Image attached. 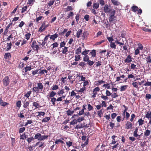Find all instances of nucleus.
<instances>
[{
    "label": "nucleus",
    "mask_w": 151,
    "mask_h": 151,
    "mask_svg": "<svg viewBox=\"0 0 151 151\" xmlns=\"http://www.w3.org/2000/svg\"><path fill=\"white\" fill-rule=\"evenodd\" d=\"M33 106L37 108H39L40 107L39 104L35 102H34L33 103Z\"/></svg>",
    "instance_id": "obj_35"
},
{
    "label": "nucleus",
    "mask_w": 151,
    "mask_h": 151,
    "mask_svg": "<svg viewBox=\"0 0 151 151\" xmlns=\"http://www.w3.org/2000/svg\"><path fill=\"white\" fill-rule=\"evenodd\" d=\"M27 6H25L22 7V9L21 13H24L25 14L27 13Z\"/></svg>",
    "instance_id": "obj_16"
},
{
    "label": "nucleus",
    "mask_w": 151,
    "mask_h": 151,
    "mask_svg": "<svg viewBox=\"0 0 151 151\" xmlns=\"http://www.w3.org/2000/svg\"><path fill=\"white\" fill-rule=\"evenodd\" d=\"M77 122L78 121L76 119H74L70 123L71 125H74L76 124Z\"/></svg>",
    "instance_id": "obj_46"
},
{
    "label": "nucleus",
    "mask_w": 151,
    "mask_h": 151,
    "mask_svg": "<svg viewBox=\"0 0 151 151\" xmlns=\"http://www.w3.org/2000/svg\"><path fill=\"white\" fill-rule=\"evenodd\" d=\"M46 22L47 23V22L46 21L44 22H43L41 26L43 28L45 29H45L49 26V24H46Z\"/></svg>",
    "instance_id": "obj_10"
},
{
    "label": "nucleus",
    "mask_w": 151,
    "mask_h": 151,
    "mask_svg": "<svg viewBox=\"0 0 151 151\" xmlns=\"http://www.w3.org/2000/svg\"><path fill=\"white\" fill-rule=\"evenodd\" d=\"M100 90L99 88L98 87H96L93 90V93H97V92H98Z\"/></svg>",
    "instance_id": "obj_54"
},
{
    "label": "nucleus",
    "mask_w": 151,
    "mask_h": 151,
    "mask_svg": "<svg viewBox=\"0 0 151 151\" xmlns=\"http://www.w3.org/2000/svg\"><path fill=\"white\" fill-rule=\"evenodd\" d=\"M36 42L34 40L32 42V45H31V47L33 48L35 47V45H36Z\"/></svg>",
    "instance_id": "obj_61"
},
{
    "label": "nucleus",
    "mask_w": 151,
    "mask_h": 151,
    "mask_svg": "<svg viewBox=\"0 0 151 151\" xmlns=\"http://www.w3.org/2000/svg\"><path fill=\"white\" fill-rule=\"evenodd\" d=\"M31 34L29 33H27L25 35L26 38L28 40L30 38Z\"/></svg>",
    "instance_id": "obj_64"
},
{
    "label": "nucleus",
    "mask_w": 151,
    "mask_h": 151,
    "mask_svg": "<svg viewBox=\"0 0 151 151\" xmlns=\"http://www.w3.org/2000/svg\"><path fill=\"white\" fill-rule=\"evenodd\" d=\"M86 65V63L85 62H82L78 64V65H79L82 68H84Z\"/></svg>",
    "instance_id": "obj_25"
},
{
    "label": "nucleus",
    "mask_w": 151,
    "mask_h": 151,
    "mask_svg": "<svg viewBox=\"0 0 151 151\" xmlns=\"http://www.w3.org/2000/svg\"><path fill=\"white\" fill-rule=\"evenodd\" d=\"M56 93L55 92L52 91L49 93V94L46 96V97L48 99V100H50V98H52L54 97L56 95Z\"/></svg>",
    "instance_id": "obj_5"
},
{
    "label": "nucleus",
    "mask_w": 151,
    "mask_h": 151,
    "mask_svg": "<svg viewBox=\"0 0 151 151\" xmlns=\"http://www.w3.org/2000/svg\"><path fill=\"white\" fill-rule=\"evenodd\" d=\"M116 12L114 10L111 11L110 12V15L109 18V21L111 23H115L117 20L116 19V16H115Z\"/></svg>",
    "instance_id": "obj_1"
},
{
    "label": "nucleus",
    "mask_w": 151,
    "mask_h": 151,
    "mask_svg": "<svg viewBox=\"0 0 151 151\" xmlns=\"http://www.w3.org/2000/svg\"><path fill=\"white\" fill-rule=\"evenodd\" d=\"M138 130V128L137 127H136L133 132V136L135 137H137L138 136H139V137H140V135H138L137 133Z\"/></svg>",
    "instance_id": "obj_13"
},
{
    "label": "nucleus",
    "mask_w": 151,
    "mask_h": 151,
    "mask_svg": "<svg viewBox=\"0 0 151 151\" xmlns=\"http://www.w3.org/2000/svg\"><path fill=\"white\" fill-rule=\"evenodd\" d=\"M75 57V60L76 61H79L81 59L80 55H76Z\"/></svg>",
    "instance_id": "obj_41"
},
{
    "label": "nucleus",
    "mask_w": 151,
    "mask_h": 151,
    "mask_svg": "<svg viewBox=\"0 0 151 151\" xmlns=\"http://www.w3.org/2000/svg\"><path fill=\"white\" fill-rule=\"evenodd\" d=\"M50 101L52 102V104L53 106H55V102L56 101V99L55 97L51 98L50 99Z\"/></svg>",
    "instance_id": "obj_21"
},
{
    "label": "nucleus",
    "mask_w": 151,
    "mask_h": 151,
    "mask_svg": "<svg viewBox=\"0 0 151 151\" xmlns=\"http://www.w3.org/2000/svg\"><path fill=\"white\" fill-rule=\"evenodd\" d=\"M84 117L83 116L80 117H79L77 120L78 121V122H80L81 121L84 120Z\"/></svg>",
    "instance_id": "obj_50"
},
{
    "label": "nucleus",
    "mask_w": 151,
    "mask_h": 151,
    "mask_svg": "<svg viewBox=\"0 0 151 151\" xmlns=\"http://www.w3.org/2000/svg\"><path fill=\"white\" fill-rule=\"evenodd\" d=\"M54 1V0H51L48 3V5L49 6H52L53 4Z\"/></svg>",
    "instance_id": "obj_56"
},
{
    "label": "nucleus",
    "mask_w": 151,
    "mask_h": 151,
    "mask_svg": "<svg viewBox=\"0 0 151 151\" xmlns=\"http://www.w3.org/2000/svg\"><path fill=\"white\" fill-rule=\"evenodd\" d=\"M146 60L147 63L149 65L150 63L151 64V56L149 55L146 58Z\"/></svg>",
    "instance_id": "obj_12"
},
{
    "label": "nucleus",
    "mask_w": 151,
    "mask_h": 151,
    "mask_svg": "<svg viewBox=\"0 0 151 151\" xmlns=\"http://www.w3.org/2000/svg\"><path fill=\"white\" fill-rule=\"evenodd\" d=\"M145 117L148 119L151 118V111H148L145 114Z\"/></svg>",
    "instance_id": "obj_23"
},
{
    "label": "nucleus",
    "mask_w": 151,
    "mask_h": 151,
    "mask_svg": "<svg viewBox=\"0 0 151 151\" xmlns=\"http://www.w3.org/2000/svg\"><path fill=\"white\" fill-rule=\"evenodd\" d=\"M35 139L33 137H31L29 138H28L27 139V141L28 143H30L32 141H33Z\"/></svg>",
    "instance_id": "obj_40"
},
{
    "label": "nucleus",
    "mask_w": 151,
    "mask_h": 151,
    "mask_svg": "<svg viewBox=\"0 0 151 151\" xmlns=\"http://www.w3.org/2000/svg\"><path fill=\"white\" fill-rule=\"evenodd\" d=\"M29 102L28 101H27L24 102L23 105V107L25 108H26L29 105Z\"/></svg>",
    "instance_id": "obj_38"
},
{
    "label": "nucleus",
    "mask_w": 151,
    "mask_h": 151,
    "mask_svg": "<svg viewBox=\"0 0 151 151\" xmlns=\"http://www.w3.org/2000/svg\"><path fill=\"white\" fill-rule=\"evenodd\" d=\"M90 50H87L85 49V50L83 51L82 52L81 54L83 55L86 56H88L87 55V54L88 53V52H89Z\"/></svg>",
    "instance_id": "obj_31"
},
{
    "label": "nucleus",
    "mask_w": 151,
    "mask_h": 151,
    "mask_svg": "<svg viewBox=\"0 0 151 151\" xmlns=\"http://www.w3.org/2000/svg\"><path fill=\"white\" fill-rule=\"evenodd\" d=\"M28 137L27 135H26L25 133H23L20 135V139L24 140Z\"/></svg>",
    "instance_id": "obj_18"
},
{
    "label": "nucleus",
    "mask_w": 151,
    "mask_h": 151,
    "mask_svg": "<svg viewBox=\"0 0 151 151\" xmlns=\"http://www.w3.org/2000/svg\"><path fill=\"white\" fill-rule=\"evenodd\" d=\"M7 48L6 49V51H8L11 48V46H12V45L11 42H10V43H7Z\"/></svg>",
    "instance_id": "obj_27"
},
{
    "label": "nucleus",
    "mask_w": 151,
    "mask_h": 151,
    "mask_svg": "<svg viewBox=\"0 0 151 151\" xmlns=\"http://www.w3.org/2000/svg\"><path fill=\"white\" fill-rule=\"evenodd\" d=\"M41 137V134L40 133H37L34 136L35 139H37L38 140L40 141V139Z\"/></svg>",
    "instance_id": "obj_19"
},
{
    "label": "nucleus",
    "mask_w": 151,
    "mask_h": 151,
    "mask_svg": "<svg viewBox=\"0 0 151 151\" xmlns=\"http://www.w3.org/2000/svg\"><path fill=\"white\" fill-rule=\"evenodd\" d=\"M50 119V118L49 117H45V118L43 119L42 120V122H47Z\"/></svg>",
    "instance_id": "obj_28"
},
{
    "label": "nucleus",
    "mask_w": 151,
    "mask_h": 151,
    "mask_svg": "<svg viewBox=\"0 0 151 151\" xmlns=\"http://www.w3.org/2000/svg\"><path fill=\"white\" fill-rule=\"evenodd\" d=\"M86 88L84 87L81 88L80 90L78 91H76L79 93H83L84 91H86Z\"/></svg>",
    "instance_id": "obj_32"
},
{
    "label": "nucleus",
    "mask_w": 151,
    "mask_h": 151,
    "mask_svg": "<svg viewBox=\"0 0 151 151\" xmlns=\"http://www.w3.org/2000/svg\"><path fill=\"white\" fill-rule=\"evenodd\" d=\"M144 120L142 119H139L138 121L139 126L142 125L144 124Z\"/></svg>",
    "instance_id": "obj_33"
},
{
    "label": "nucleus",
    "mask_w": 151,
    "mask_h": 151,
    "mask_svg": "<svg viewBox=\"0 0 151 151\" xmlns=\"http://www.w3.org/2000/svg\"><path fill=\"white\" fill-rule=\"evenodd\" d=\"M44 142H40L39 147L43 148L45 146V145H44Z\"/></svg>",
    "instance_id": "obj_39"
},
{
    "label": "nucleus",
    "mask_w": 151,
    "mask_h": 151,
    "mask_svg": "<svg viewBox=\"0 0 151 151\" xmlns=\"http://www.w3.org/2000/svg\"><path fill=\"white\" fill-rule=\"evenodd\" d=\"M7 104V103L4 102L2 100H0V105L1 106H4Z\"/></svg>",
    "instance_id": "obj_42"
},
{
    "label": "nucleus",
    "mask_w": 151,
    "mask_h": 151,
    "mask_svg": "<svg viewBox=\"0 0 151 151\" xmlns=\"http://www.w3.org/2000/svg\"><path fill=\"white\" fill-rule=\"evenodd\" d=\"M110 46L111 48L115 49L116 48V45L114 42H111L110 44Z\"/></svg>",
    "instance_id": "obj_45"
},
{
    "label": "nucleus",
    "mask_w": 151,
    "mask_h": 151,
    "mask_svg": "<svg viewBox=\"0 0 151 151\" xmlns=\"http://www.w3.org/2000/svg\"><path fill=\"white\" fill-rule=\"evenodd\" d=\"M150 131L148 130H146L144 132V135L146 137H147L150 135Z\"/></svg>",
    "instance_id": "obj_24"
},
{
    "label": "nucleus",
    "mask_w": 151,
    "mask_h": 151,
    "mask_svg": "<svg viewBox=\"0 0 151 151\" xmlns=\"http://www.w3.org/2000/svg\"><path fill=\"white\" fill-rule=\"evenodd\" d=\"M21 102L20 101H18L16 103V106L17 107L20 108L21 106Z\"/></svg>",
    "instance_id": "obj_57"
},
{
    "label": "nucleus",
    "mask_w": 151,
    "mask_h": 151,
    "mask_svg": "<svg viewBox=\"0 0 151 151\" xmlns=\"http://www.w3.org/2000/svg\"><path fill=\"white\" fill-rule=\"evenodd\" d=\"M126 40V39L124 38L122 40V41L121 39H120L119 41L116 40V41H115V42L117 44H118L120 46H121V48L122 47V46L123 45H124V42Z\"/></svg>",
    "instance_id": "obj_7"
},
{
    "label": "nucleus",
    "mask_w": 151,
    "mask_h": 151,
    "mask_svg": "<svg viewBox=\"0 0 151 151\" xmlns=\"http://www.w3.org/2000/svg\"><path fill=\"white\" fill-rule=\"evenodd\" d=\"M68 47H65L63 48V49L62 51L63 54H65L67 53V52L68 51Z\"/></svg>",
    "instance_id": "obj_30"
},
{
    "label": "nucleus",
    "mask_w": 151,
    "mask_h": 151,
    "mask_svg": "<svg viewBox=\"0 0 151 151\" xmlns=\"http://www.w3.org/2000/svg\"><path fill=\"white\" fill-rule=\"evenodd\" d=\"M31 93L32 92L31 91H28L27 93L24 94V97H27V98H28L30 96Z\"/></svg>",
    "instance_id": "obj_44"
},
{
    "label": "nucleus",
    "mask_w": 151,
    "mask_h": 151,
    "mask_svg": "<svg viewBox=\"0 0 151 151\" xmlns=\"http://www.w3.org/2000/svg\"><path fill=\"white\" fill-rule=\"evenodd\" d=\"M88 109L89 111H90L93 110V108L92 106L90 104H88Z\"/></svg>",
    "instance_id": "obj_52"
},
{
    "label": "nucleus",
    "mask_w": 151,
    "mask_h": 151,
    "mask_svg": "<svg viewBox=\"0 0 151 151\" xmlns=\"http://www.w3.org/2000/svg\"><path fill=\"white\" fill-rule=\"evenodd\" d=\"M11 58V54L9 52L5 53L4 55V58L5 59H9Z\"/></svg>",
    "instance_id": "obj_8"
},
{
    "label": "nucleus",
    "mask_w": 151,
    "mask_h": 151,
    "mask_svg": "<svg viewBox=\"0 0 151 151\" xmlns=\"http://www.w3.org/2000/svg\"><path fill=\"white\" fill-rule=\"evenodd\" d=\"M96 50H93L91 52H89V54L91 55L92 57H94L96 55Z\"/></svg>",
    "instance_id": "obj_15"
},
{
    "label": "nucleus",
    "mask_w": 151,
    "mask_h": 151,
    "mask_svg": "<svg viewBox=\"0 0 151 151\" xmlns=\"http://www.w3.org/2000/svg\"><path fill=\"white\" fill-rule=\"evenodd\" d=\"M131 56L130 55H129L127 56V58H126L124 62L127 63H130L132 61Z\"/></svg>",
    "instance_id": "obj_14"
},
{
    "label": "nucleus",
    "mask_w": 151,
    "mask_h": 151,
    "mask_svg": "<svg viewBox=\"0 0 151 151\" xmlns=\"http://www.w3.org/2000/svg\"><path fill=\"white\" fill-rule=\"evenodd\" d=\"M58 88V85H53L52 87V89L53 90H55Z\"/></svg>",
    "instance_id": "obj_49"
},
{
    "label": "nucleus",
    "mask_w": 151,
    "mask_h": 151,
    "mask_svg": "<svg viewBox=\"0 0 151 151\" xmlns=\"http://www.w3.org/2000/svg\"><path fill=\"white\" fill-rule=\"evenodd\" d=\"M47 71L45 70H42L40 71L39 73L40 74H43L45 73H47Z\"/></svg>",
    "instance_id": "obj_62"
},
{
    "label": "nucleus",
    "mask_w": 151,
    "mask_h": 151,
    "mask_svg": "<svg viewBox=\"0 0 151 151\" xmlns=\"http://www.w3.org/2000/svg\"><path fill=\"white\" fill-rule=\"evenodd\" d=\"M58 36V35L57 33H55V34L51 35L50 37V38L52 40H55V39Z\"/></svg>",
    "instance_id": "obj_11"
},
{
    "label": "nucleus",
    "mask_w": 151,
    "mask_h": 151,
    "mask_svg": "<svg viewBox=\"0 0 151 151\" xmlns=\"http://www.w3.org/2000/svg\"><path fill=\"white\" fill-rule=\"evenodd\" d=\"M82 32V29H79L77 31L76 33V37L78 38L80 37L81 35V34Z\"/></svg>",
    "instance_id": "obj_17"
},
{
    "label": "nucleus",
    "mask_w": 151,
    "mask_h": 151,
    "mask_svg": "<svg viewBox=\"0 0 151 151\" xmlns=\"http://www.w3.org/2000/svg\"><path fill=\"white\" fill-rule=\"evenodd\" d=\"M25 130V128L24 127L21 128L19 129V133H22Z\"/></svg>",
    "instance_id": "obj_47"
},
{
    "label": "nucleus",
    "mask_w": 151,
    "mask_h": 151,
    "mask_svg": "<svg viewBox=\"0 0 151 151\" xmlns=\"http://www.w3.org/2000/svg\"><path fill=\"white\" fill-rule=\"evenodd\" d=\"M86 33H87V32L85 31L83 33V35L82 36V39H84L86 37Z\"/></svg>",
    "instance_id": "obj_63"
},
{
    "label": "nucleus",
    "mask_w": 151,
    "mask_h": 151,
    "mask_svg": "<svg viewBox=\"0 0 151 151\" xmlns=\"http://www.w3.org/2000/svg\"><path fill=\"white\" fill-rule=\"evenodd\" d=\"M58 44L57 42H55L53 43V44H52V45L53 46L52 49H53L54 48L57 47L58 46Z\"/></svg>",
    "instance_id": "obj_60"
},
{
    "label": "nucleus",
    "mask_w": 151,
    "mask_h": 151,
    "mask_svg": "<svg viewBox=\"0 0 151 151\" xmlns=\"http://www.w3.org/2000/svg\"><path fill=\"white\" fill-rule=\"evenodd\" d=\"M128 86L127 85L121 86L120 88V91H124L126 90Z\"/></svg>",
    "instance_id": "obj_22"
},
{
    "label": "nucleus",
    "mask_w": 151,
    "mask_h": 151,
    "mask_svg": "<svg viewBox=\"0 0 151 151\" xmlns=\"http://www.w3.org/2000/svg\"><path fill=\"white\" fill-rule=\"evenodd\" d=\"M37 86L36 87H33L32 88V91L36 93H37L40 92V91H42L43 88V86L41 83H37Z\"/></svg>",
    "instance_id": "obj_2"
},
{
    "label": "nucleus",
    "mask_w": 151,
    "mask_h": 151,
    "mask_svg": "<svg viewBox=\"0 0 151 151\" xmlns=\"http://www.w3.org/2000/svg\"><path fill=\"white\" fill-rule=\"evenodd\" d=\"M107 38L109 41L111 43L114 40L113 38L112 37H107Z\"/></svg>",
    "instance_id": "obj_51"
},
{
    "label": "nucleus",
    "mask_w": 151,
    "mask_h": 151,
    "mask_svg": "<svg viewBox=\"0 0 151 151\" xmlns=\"http://www.w3.org/2000/svg\"><path fill=\"white\" fill-rule=\"evenodd\" d=\"M83 61L84 62H87V64L90 66L93 65L94 63L93 61L90 60L89 57L88 56H85L83 58Z\"/></svg>",
    "instance_id": "obj_3"
},
{
    "label": "nucleus",
    "mask_w": 151,
    "mask_h": 151,
    "mask_svg": "<svg viewBox=\"0 0 151 151\" xmlns=\"http://www.w3.org/2000/svg\"><path fill=\"white\" fill-rule=\"evenodd\" d=\"M81 53V47H79L76 50V54H78Z\"/></svg>",
    "instance_id": "obj_26"
},
{
    "label": "nucleus",
    "mask_w": 151,
    "mask_h": 151,
    "mask_svg": "<svg viewBox=\"0 0 151 151\" xmlns=\"http://www.w3.org/2000/svg\"><path fill=\"white\" fill-rule=\"evenodd\" d=\"M112 2L114 4L116 5H118L119 4V3L116 0H111Z\"/></svg>",
    "instance_id": "obj_36"
},
{
    "label": "nucleus",
    "mask_w": 151,
    "mask_h": 151,
    "mask_svg": "<svg viewBox=\"0 0 151 151\" xmlns=\"http://www.w3.org/2000/svg\"><path fill=\"white\" fill-rule=\"evenodd\" d=\"M3 85L7 86H8L10 82V79L8 76L5 77L3 80Z\"/></svg>",
    "instance_id": "obj_4"
},
{
    "label": "nucleus",
    "mask_w": 151,
    "mask_h": 151,
    "mask_svg": "<svg viewBox=\"0 0 151 151\" xmlns=\"http://www.w3.org/2000/svg\"><path fill=\"white\" fill-rule=\"evenodd\" d=\"M64 93V89H62L61 90H60V91H59L57 93L58 94L60 95H62Z\"/></svg>",
    "instance_id": "obj_55"
},
{
    "label": "nucleus",
    "mask_w": 151,
    "mask_h": 151,
    "mask_svg": "<svg viewBox=\"0 0 151 151\" xmlns=\"http://www.w3.org/2000/svg\"><path fill=\"white\" fill-rule=\"evenodd\" d=\"M135 117V115L134 114H132L131 115V118L130 119V121L131 122H133V120L134 119V118Z\"/></svg>",
    "instance_id": "obj_53"
},
{
    "label": "nucleus",
    "mask_w": 151,
    "mask_h": 151,
    "mask_svg": "<svg viewBox=\"0 0 151 151\" xmlns=\"http://www.w3.org/2000/svg\"><path fill=\"white\" fill-rule=\"evenodd\" d=\"M132 85L134 87L136 88H138V83L137 82H133L132 83Z\"/></svg>",
    "instance_id": "obj_59"
},
{
    "label": "nucleus",
    "mask_w": 151,
    "mask_h": 151,
    "mask_svg": "<svg viewBox=\"0 0 151 151\" xmlns=\"http://www.w3.org/2000/svg\"><path fill=\"white\" fill-rule=\"evenodd\" d=\"M82 128H83V127H82L81 124H80L76 125V127H75V128L78 129H81Z\"/></svg>",
    "instance_id": "obj_58"
},
{
    "label": "nucleus",
    "mask_w": 151,
    "mask_h": 151,
    "mask_svg": "<svg viewBox=\"0 0 151 151\" xmlns=\"http://www.w3.org/2000/svg\"><path fill=\"white\" fill-rule=\"evenodd\" d=\"M55 144H58L59 143H61L62 144L64 143L63 141L61 139H56L55 141Z\"/></svg>",
    "instance_id": "obj_37"
},
{
    "label": "nucleus",
    "mask_w": 151,
    "mask_h": 151,
    "mask_svg": "<svg viewBox=\"0 0 151 151\" xmlns=\"http://www.w3.org/2000/svg\"><path fill=\"white\" fill-rule=\"evenodd\" d=\"M32 69L31 67L30 66H26L24 68V70L26 72L30 71Z\"/></svg>",
    "instance_id": "obj_34"
},
{
    "label": "nucleus",
    "mask_w": 151,
    "mask_h": 151,
    "mask_svg": "<svg viewBox=\"0 0 151 151\" xmlns=\"http://www.w3.org/2000/svg\"><path fill=\"white\" fill-rule=\"evenodd\" d=\"M37 113L38 114V115L36 116H44L45 114V112L42 111L38 112Z\"/></svg>",
    "instance_id": "obj_48"
},
{
    "label": "nucleus",
    "mask_w": 151,
    "mask_h": 151,
    "mask_svg": "<svg viewBox=\"0 0 151 151\" xmlns=\"http://www.w3.org/2000/svg\"><path fill=\"white\" fill-rule=\"evenodd\" d=\"M48 137V135H42L41 134V137L40 139V141L46 139H47Z\"/></svg>",
    "instance_id": "obj_20"
},
{
    "label": "nucleus",
    "mask_w": 151,
    "mask_h": 151,
    "mask_svg": "<svg viewBox=\"0 0 151 151\" xmlns=\"http://www.w3.org/2000/svg\"><path fill=\"white\" fill-rule=\"evenodd\" d=\"M74 112L73 111H70V110H68L67 111V114L68 115H71Z\"/></svg>",
    "instance_id": "obj_43"
},
{
    "label": "nucleus",
    "mask_w": 151,
    "mask_h": 151,
    "mask_svg": "<svg viewBox=\"0 0 151 151\" xmlns=\"http://www.w3.org/2000/svg\"><path fill=\"white\" fill-rule=\"evenodd\" d=\"M132 124L129 121H127L125 124V128L126 129H132Z\"/></svg>",
    "instance_id": "obj_6"
},
{
    "label": "nucleus",
    "mask_w": 151,
    "mask_h": 151,
    "mask_svg": "<svg viewBox=\"0 0 151 151\" xmlns=\"http://www.w3.org/2000/svg\"><path fill=\"white\" fill-rule=\"evenodd\" d=\"M104 11L106 13H108L110 12V9L109 8L108 5L106 4L105 5L104 8Z\"/></svg>",
    "instance_id": "obj_9"
},
{
    "label": "nucleus",
    "mask_w": 151,
    "mask_h": 151,
    "mask_svg": "<svg viewBox=\"0 0 151 151\" xmlns=\"http://www.w3.org/2000/svg\"><path fill=\"white\" fill-rule=\"evenodd\" d=\"M138 8L137 6H133L132 7V11L134 12H135L138 9Z\"/></svg>",
    "instance_id": "obj_29"
}]
</instances>
